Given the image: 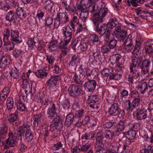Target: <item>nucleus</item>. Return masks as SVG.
Listing matches in <instances>:
<instances>
[{"label": "nucleus", "instance_id": "nucleus-7", "mask_svg": "<svg viewBox=\"0 0 153 153\" xmlns=\"http://www.w3.org/2000/svg\"><path fill=\"white\" fill-rule=\"evenodd\" d=\"M102 22H97V23H95L93 22L95 26L96 27L97 31L101 36H102L104 34H105L108 30V26L106 24H104L102 26L99 27L100 24Z\"/></svg>", "mask_w": 153, "mask_h": 153}, {"label": "nucleus", "instance_id": "nucleus-10", "mask_svg": "<svg viewBox=\"0 0 153 153\" xmlns=\"http://www.w3.org/2000/svg\"><path fill=\"white\" fill-rule=\"evenodd\" d=\"M18 111H16L14 113L9 114L7 120L10 124L13 126L17 125V123L18 121Z\"/></svg>", "mask_w": 153, "mask_h": 153}, {"label": "nucleus", "instance_id": "nucleus-14", "mask_svg": "<svg viewBox=\"0 0 153 153\" xmlns=\"http://www.w3.org/2000/svg\"><path fill=\"white\" fill-rule=\"evenodd\" d=\"M58 119L53 124H52L50 126V128L51 131H53L54 129H56L58 131H61L62 128L63 124L61 120Z\"/></svg>", "mask_w": 153, "mask_h": 153}, {"label": "nucleus", "instance_id": "nucleus-53", "mask_svg": "<svg viewBox=\"0 0 153 153\" xmlns=\"http://www.w3.org/2000/svg\"><path fill=\"white\" fill-rule=\"evenodd\" d=\"M113 70L110 69H106L103 70L102 71V74L105 76H107L112 73Z\"/></svg>", "mask_w": 153, "mask_h": 153}, {"label": "nucleus", "instance_id": "nucleus-27", "mask_svg": "<svg viewBox=\"0 0 153 153\" xmlns=\"http://www.w3.org/2000/svg\"><path fill=\"white\" fill-rule=\"evenodd\" d=\"M87 65L86 64H83L81 65L80 68L83 71L84 74L87 77H88L91 75L92 73V71L89 68H87Z\"/></svg>", "mask_w": 153, "mask_h": 153}, {"label": "nucleus", "instance_id": "nucleus-24", "mask_svg": "<svg viewBox=\"0 0 153 153\" xmlns=\"http://www.w3.org/2000/svg\"><path fill=\"white\" fill-rule=\"evenodd\" d=\"M9 72L11 78L13 79H19L20 75V73L19 70L15 67L12 68Z\"/></svg>", "mask_w": 153, "mask_h": 153}, {"label": "nucleus", "instance_id": "nucleus-51", "mask_svg": "<svg viewBox=\"0 0 153 153\" xmlns=\"http://www.w3.org/2000/svg\"><path fill=\"white\" fill-rule=\"evenodd\" d=\"M86 27V25L84 24L83 25L81 24H79L77 25V29L76 30V34L80 33L82 32L83 30Z\"/></svg>", "mask_w": 153, "mask_h": 153}, {"label": "nucleus", "instance_id": "nucleus-13", "mask_svg": "<svg viewBox=\"0 0 153 153\" xmlns=\"http://www.w3.org/2000/svg\"><path fill=\"white\" fill-rule=\"evenodd\" d=\"M131 73L128 76V80L132 84L137 83V79L139 75V73L138 71H132L130 70Z\"/></svg>", "mask_w": 153, "mask_h": 153}, {"label": "nucleus", "instance_id": "nucleus-16", "mask_svg": "<svg viewBox=\"0 0 153 153\" xmlns=\"http://www.w3.org/2000/svg\"><path fill=\"white\" fill-rule=\"evenodd\" d=\"M57 105H55L54 104H52L49 108L47 111L48 117L51 119L53 118L55 115H56V110L57 108Z\"/></svg>", "mask_w": 153, "mask_h": 153}, {"label": "nucleus", "instance_id": "nucleus-18", "mask_svg": "<svg viewBox=\"0 0 153 153\" xmlns=\"http://www.w3.org/2000/svg\"><path fill=\"white\" fill-rule=\"evenodd\" d=\"M141 61L140 59H138L136 57H134L132 58V64L130 68V70L132 71H138L137 65L139 66L141 63Z\"/></svg>", "mask_w": 153, "mask_h": 153}, {"label": "nucleus", "instance_id": "nucleus-28", "mask_svg": "<svg viewBox=\"0 0 153 153\" xmlns=\"http://www.w3.org/2000/svg\"><path fill=\"white\" fill-rule=\"evenodd\" d=\"M71 76H73V79L75 83L77 84H82L83 79L81 78L80 76H78L76 72H74L72 73Z\"/></svg>", "mask_w": 153, "mask_h": 153}, {"label": "nucleus", "instance_id": "nucleus-6", "mask_svg": "<svg viewBox=\"0 0 153 153\" xmlns=\"http://www.w3.org/2000/svg\"><path fill=\"white\" fill-rule=\"evenodd\" d=\"M62 33L65 36V39L68 41H70L72 36L73 30L69 25H67L63 27Z\"/></svg>", "mask_w": 153, "mask_h": 153}, {"label": "nucleus", "instance_id": "nucleus-4", "mask_svg": "<svg viewBox=\"0 0 153 153\" xmlns=\"http://www.w3.org/2000/svg\"><path fill=\"white\" fill-rule=\"evenodd\" d=\"M97 84L96 81L93 79H88L84 85L85 90L87 91L93 92L95 89Z\"/></svg>", "mask_w": 153, "mask_h": 153}, {"label": "nucleus", "instance_id": "nucleus-20", "mask_svg": "<svg viewBox=\"0 0 153 153\" xmlns=\"http://www.w3.org/2000/svg\"><path fill=\"white\" fill-rule=\"evenodd\" d=\"M10 56L7 54H5L2 58L1 59H0V68H4L10 63Z\"/></svg>", "mask_w": 153, "mask_h": 153}, {"label": "nucleus", "instance_id": "nucleus-56", "mask_svg": "<svg viewBox=\"0 0 153 153\" xmlns=\"http://www.w3.org/2000/svg\"><path fill=\"white\" fill-rule=\"evenodd\" d=\"M60 49L61 51L60 58H61L62 57L67 54L68 52L69 49L67 48Z\"/></svg>", "mask_w": 153, "mask_h": 153}, {"label": "nucleus", "instance_id": "nucleus-30", "mask_svg": "<svg viewBox=\"0 0 153 153\" xmlns=\"http://www.w3.org/2000/svg\"><path fill=\"white\" fill-rule=\"evenodd\" d=\"M34 73L37 77L41 78H44L48 75V73L45 69L39 70Z\"/></svg>", "mask_w": 153, "mask_h": 153}, {"label": "nucleus", "instance_id": "nucleus-57", "mask_svg": "<svg viewBox=\"0 0 153 153\" xmlns=\"http://www.w3.org/2000/svg\"><path fill=\"white\" fill-rule=\"evenodd\" d=\"M94 137L93 135L91 133H85L82 137V139L89 140Z\"/></svg>", "mask_w": 153, "mask_h": 153}, {"label": "nucleus", "instance_id": "nucleus-54", "mask_svg": "<svg viewBox=\"0 0 153 153\" xmlns=\"http://www.w3.org/2000/svg\"><path fill=\"white\" fill-rule=\"evenodd\" d=\"M70 41H68V40L67 41L66 39H65L64 40L61 41L59 46V48H67V45Z\"/></svg>", "mask_w": 153, "mask_h": 153}, {"label": "nucleus", "instance_id": "nucleus-29", "mask_svg": "<svg viewBox=\"0 0 153 153\" xmlns=\"http://www.w3.org/2000/svg\"><path fill=\"white\" fill-rule=\"evenodd\" d=\"M150 65V62L148 60L146 59L143 62L140 68L142 71L145 74H146L148 72Z\"/></svg>", "mask_w": 153, "mask_h": 153}, {"label": "nucleus", "instance_id": "nucleus-3", "mask_svg": "<svg viewBox=\"0 0 153 153\" xmlns=\"http://www.w3.org/2000/svg\"><path fill=\"white\" fill-rule=\"evenodd\" d=\"M108 27V28L106 33H105V41L106 42H108L109 39L111 32L113 31V32L112 35L114 36L115 34V31L114 30H112V29L115 27V19H110L108 23L107 24Z\"/></svg>", "mask_w": 153, "mask_h": 153}, {"label": "nucleus", "instance_id": "nucleus-52", "mask_svg": "<svg viewBox=\"0 0 153 153\" xmlns=\"http://www.w3.org/2000/svg\"><path fill=\"white\" fill-rule=\"evenodd\" d=\"M63 108L65 109L68 110L70 107L69 100L68 99L65 98L62 102Z\"/></svg>", "mask_w": 153, "mask_h": 153}, {"label": "nucleus", "instance_id": "nucleus-11", "mask_svg": "<svg viewBox=\"0 0 153 153\" xmlns=\"http://www.w3.org/2000/svg\"><path fill=\"white\" fill-rule=\"evenodd\" d=\"M33 119V126L34 127H37L39 124V127H42V125H40L41 123L44 121V118L43 116L41 114L34 115Z\"/></svg>", "mask_w": 153, "mask_h": 153}, {"label": "nucleus", "instance_id": "nucleus-17", "mask_svg": "<svg viewBox=\"0 0 153 153\" xmlns=\"http://www.w3.org/2000/svg\"><path fill=\"white\" fill-rule=\"evenodd\" d=\"M59 79V76H51L46 83L50 87H54L56 86L57 82Z\"/></svg>", "mask_w": 153, "mask_h": 153}, {"label": "nucleus", "instance_id": "nucleus-8", "mask_svg": "<svg viewBox=\"0 0 153 153\" xmlns=\"http://www.w3.org/2000/svg\"><path fill=\"white\" fill-rule=\"evenodd\" d=\"M115 31L117 32L115 35L117 38L123 40L126 38L127 32L125 31L121 30L120 25L119 24L116 26L115 25Z\"/></svg>", "mask_w": 153, "mask_h": 153}, {"label": "nucleus", "instance_id": "nucleus-5", "mask_svg": "<svg viewBox=\"0 0 153 153\" xmlns=\"http://www.w3.org/2000/svg\"><path fill=\"white\" fill-rule=\"evenodd\" d=\"M11 40L13 44H18L22 41L21 37L19 36V32L17 30H11Z\"/></svg>", "mask_w": 153, "mask_h": 153}, {"label": "nucleus", "instance_id": "nucleus-44", "mask_svg": "<svg viewBox=\"0 0 153 153\" xmlns=\"http://www.w3.org/2000/svg\"><path fill=\"white\" fill-rule=\"evenodd\" d=\"M145 49L146 54L150 53L153 52V48L150 43H147L145 45Z\"/></svg>", "mask_w": 153, "mask_h": 153}, {"label": "nucleus", "instance_id": "nucleus-37", "mask_svg": "<svg viewBox=\"0 0 153 153\" xmlns=\"http://www.w3.org/2000/svg\"><path fill=\"white\" fill-rule=\"evenodd\" d=\"M115 115H117L119 117H122L124 115V111L121 110L118 107V104L115 103Z\"/></svg>", "mask_w": 153, "mask_h": 153}, {"label": "nucleus", "instance_id": "nucleus-61", "mask_svg": "<svg viewBox=\"0 0 153 153\" xmlns=\"http://www.w3.org/2000/svg\"><path fill=\"white\" fill-rule=\"evenodd\" d=\"M21 52L22 51L20 50L15 49L13 51V54L14 56L16 58H17L19 57Z\"/></svg>", "mask_w": 153, "mask_h": 153}, {"label": "nucleus", "instance_id": "nucleus-12", "mask_svg": "<svg viewBox=\"0 0 153 153\" xmlns=\"http://www.w3.org/2000/svg\"><path fill=\"white\" fill-rule=\"evenodd\" d=\"M131 95L134 99L131 104L133 106V108L138 107L140 105V100L138 97V94L136 91H133L131 92Z\"/></svg>", "mask_w": 153, "mask_h": 153}, {"label": "nucleus", "instance_id": "nucleus-39", "mask_svg": "<svg viewBox=\"0 0 153 153\" xmlns=\"http://www.w3.org/2000/svg\"><path fill=\"white\" fill-rule=\"evenodd\" d=\"M124 120H121L115 127V132H120L124 129Z\"/></svg>", "mask_w": 153, "mask_h": 153}, {"label": "nucleus", "instance_id": "nucleus-64", "mask_svg": "<svg viewBox=\"0 0 153 153\" xmlns=\"http://www.w3.org/2000/svg\"><path fill=\"white\" fill-rule=\"evenodd\" d=\"M60 25H62L59 19L57 16L55 18L54 23V27L55 28H57L59 27Z\"/></svg>", "mask_w": 153, "mask_h": 153}, {"label": "nucleus", "instance_id": "nucleus-32", "mask_svg": "<svg viewBox=\"0 0 153 153\" xmlns=\"http://www.w3.org/2000/svg\"><path fill=\"white\" fill-rule=\"evenodd\" d=\"M84 10V11H82L79 14V18L82 22L85 23L88 17L89 11L87 9Z\"/></svg>", "mask_w": 153, "mask_h": 153}, {"label": "nucleus", "instance_id": "nucleus-62", "mask_svg": "<svg viewBox=\"0 0 153 153\" xmlns=\"http://www.w3.org/2000/svg\"><path fill=\"white\" fill-rule=\"evenodd\" d=\"M143 139L149 143H153V135H152L150 138H149L148 135H145L143 137Z\"/></svg>", "mask_w": 153, "mask_h": 153}, {"label": "nucleus", "instance_id": "nucleus-63", "mask_svg": "<svg viewBox=\"0 0 153 153\" xmlns=\"http://www.w3.org/2000/svg\"><path fill=\"white\" fill-rule=\"evenodd\" d=\"M109 49L108 45H104L102 46L101 50L102 53H105L109 50Z\"/></svg>", "mask_w": 153, "mask_h": 153}, {"label": "nucleus", "instance_id": "nucleus-55", "mask_svg": "<svg viewBox=\"0 0 153 153\" xmlns=\"http://www.w3.org/2000/svg\"><path fill=\"white\" fill-rule=\"evenodd\" d=\"M88 46H89L90 45L86 43H83L82 44H80L78 48L80 49L82 51H86L87 50Z\"/></svg>", "mask_w": 153, "mask_h": 153}, {"label": "nucleus", "instance_id": "nucleus-26", "mask_svg": "<svg viewBox=\"0 0 153 153\" xmlns=\"http://www.w3.org/2000/svg\"><path fill=\"white\" fill-rule=\"evenodd\" d=\"M136 134V131L133 130H130L125 133V137H123V139L126 140V138L128 139L133 140L135 137Z\"/></svg>", "mask_w": 153, "mask_h": 153}, {"label": "nucleus", "instance_id": "nucleus-40", "mask_svg": "<svg viewBox=\"0 0 153 153\" xmlns=\"http://www.w3.org/2000/svg\"><path fill=\"white\" fill-rule=\"evenodd\" d=\"M33 136L30 129H27L26 132L25 139L28 142L31 141L33 139Z\"/></svg>", "mask_w": 153, "mask_h": 153}, {"label": "nucleus", "instance_id": "nucleus-47", "mask_svg": "<svg viewBox=\"0 0 153 153\" xmlns=\"http://www.w3.org/2000/svg\"><path fill=\"white\" fill-rule=\"evenodd\" d=\"M53 4L50 0L45 1L44 3V6L45 8L49 11H51L53 7Z\"/></svg>", "mask_w": 153, "mask_h": 153}, {"label": "nucleus", "instance_id": "nucleus-58", "mask_svg": "<svg viewBox=\"0 0 153 153\" xmlns=\"http://www.w3.org/2000/svg\"><path fill=\"white\" fill-rule=\"evenodd\" d=\"M77 56L75 55H73L72 58L69 64L72 66L75 65L76 63L77 60Z\"/></svg>", "mask_w": 153, "mask_h": 153}, {"label": "nucleus", "instance_id": "nucleus-36", "mask_svg": "<svg viewBox=\"0 0 153 153\" xmlns=\"http://www.w3.org/2000/svg\"><path fill=\"white\" fill-rule=\"evenodd\" d=\"M10 8V6L7 4V1H0V10L7 11Z\"/></svg>", "mask_w": 153, "mask_h": 153}, {"label": "nucleus", "instance_id": "nucleus-59", "mask_svg": "<svg viewBox=\"0 0 153 153\" xmlns=\"http://www.w3.org/2000/svg\"><path fill=\"white\" fill-rule=\"evenodd\" d=\"M7 4L8 6L10 5L12 7H15L17 4V2L15 0H7Z\"/></svg>", "mask_w": 153, "mask_h": 153}, {"label": "nucleus", "instance_id": "nucleus-23", "mask_svg": "<svg viewBox=\"0 0 153 153\" xmlns=\"http://www.w3.org/2000/svg\"><path fill=\"white\" fill-rule=\"evenodd\" d=\"M92 56L94 57L93 59L92 58L90 57L89 60L91 62L94 61V60L95 62H97L98 61H100V58L101 57L100 52L99 50L97 49L94 50L92 53Z\"/></svg>", "mask_w": 153, "mask_h": 153}, {"label": "nucleus", "instance_id": "nucleus-38", "mask_svg": "<svg viewBox=\"0 0 153 153\" xmlns=\"http://www.w3.org/2000/svg\"><path fill=\"white\" fill-rule=\"evenodd\" d=\"M17 109L22 111H24L26 109V107L22 102L20 100H18L17 104Z\"/></svg>", "mask_w": 153, "mask_h": 153}, {"label": "nucleus", "instance_id": "nucleus-9", "mask_svg": "<svg viewBox=\"0 0 153 153\" xmlns=\"http://www.w3.org/2000/svg\"><path fill=\"white\" fill-rule=\"evenodd\" d=\"M26 9L23 7H18L16 11V14L17 18L20 20H23L27 16Z\"/></svg>", "mask_w": 153, "mask_h": 153}, {"label": "nucleus", "instance_id": "nucleus-1", "mask_svg": "<svg viewBox=\"0 0 153 153\" xmlns=\"http://www.w3.org/2000/svg\"><path fill=\"white\" fill-rule=\"evenodd\" d=\"M88 11L93 13V22L97 23V22H103V19L108 13L107 8H103L101 9L97 5H89Z\"/></svg>", "mask_w": 153, "mask_h": 153}, {"label": "nucleus", "instance_id": "nucleus-50", "mask_svg": "<svg viewBox=\"0 0 153 153\" xmlns=\"http://www.w3.org/2000/svg\"><path fill=\"white\" fill-rule=\"evenodd\" d=\"M23 85L25 89H27L29 90H31L32 88L31 83L30 81H27V80L23 81Z\"/></svg>", "mask_w": 153, "mask_h": 153}, {"label": "nucleus", "instance_id": "nucleus-19", "mask_svg": "<svg viewBox=\"0 0 153 153\" xmlns=\"http://www.w3.org/2000/svg\"><path fill=\"white\" fill-rule=\"evenodd\" d=\"M147 112V110L145 109H139L136 111L135 114L137 118L142 120L146 118Z\"/></svg>", "mask_w": 153, "mask_h": 153}, {"label": "nucleus", "instance_id": "nucleus-34", "mask_svg": "<svg viewBox=\"0 0 153 153\" xmlns=\"http://www.w3.org/2000/svg\"><path fill=\"white\" fill-rule=\"evenodd\" d=\"M81 44V39L80 38H77L72 42L71 44V47L74 50H75L76 48H79L80 45Z\"/></svg>", "mask_w": 153, "mask_h": 153}, {"label": "nucleus", "instance_id": "nucleus-25", "mask_svg": "<svg viewBox=\"0 0 153 153\" xmlns=\"http://www.w3.org/2000/svg\"><path fill=\"white\" fill-rule=\"evenodd\" d=\"M75 119L74 114L70 113L66 116L65 124L67 126H69L71 125L74 120V121H75Z\"/></svg>", "mask_w": 153, "mask_h": 153}, {"label": "nucleus", "instance_id": "nucleus-48", "mask_svg": "<svg viewBox=\"0 0 153 153\" xmlns=\"http://www.w3.org/2000/svg\"><path fill=\"white\" fill-rule=\"evenodd\" d=\"M57 43L56 42H49L48 48L50 51H54L56 50L57 48Z\"/></svg>", "mask_w": 153, "mask_h": 153}, {"label": "nucleus", "instance_id": "nucleus-60", "mask_svg": "<svg viewBox=\"0 0 153 153\" xmlns=\"http://www.w3.org/2000/svg\"><path fill=\"white\" fill-rule=\"evenodd\" d=\"M90 103H96L98 100L99 99L96 95H93L90 98Z\"/></svg>", "mask_w": 153, "mask_h": 153}, {"label": "nucleus", "instance_id": "nucleus-46", "mask_svg": "<svg viewBox=\"0 0 153 153\" xmlns=\"http://www.w3.org/2000/svg\"><path fill=\"white\" fill-rule=\"evenodd\" d=\"M89 40L93 43L97 42L99 40V38L98 36L95 34H91L88 35Z\"/></svg>", "mask_w": 153, "mask_h": 153}, {"label": "nucleus", "instance_id": "nucleus-21", "mask_svg": "<svg viewBox=\"0 0 153 153\" xmlns=\"http://www.w3.org/2000/svg\"><path fill=\"white\" fill-rule=\"evenodd\" d=\"M57 16L59 19L62 25L66 23L69 21V18L66 14V11L65 13H60L59 14H57Z\"/></svg>", "mask_w": 153, "mask_h": 153}, {"label": "nucleus", "instance_id": "nucleus-22", "mask_svg": "<svg viewBox=\"0 0 153 153\" xmlns=\"http://www.w3.org/2000/svg\"><path fill=\"white\" fill-rule=\"evenodd\" d=\"M7 109L6 111L9 114L11 112L13 108V100L11 97L7 98L6 100Z\"/></svg>", "mask_w": 153, "mask_h": 153}, {"label": "nucleus", "instance_id": "nucleus-43", "mask_svg": "<svg viewBox=\"0 0 153 153\" xmlns=\"http://www.w3.org/2000/svg\"><path fill=\"white\" fill-rule=\"evenodd\" d=\"M70 24L72 28L75 30V24H76L77 25L79 24L77 17L75 16H74L72 20L70 22Z\"/></svg>", "mask_w": 153, "mask_h": 153}, {"label": "nucleus", "instance_id": "nucleus-31", "mask_svg": "<svg viewBox=\"0 0 153 153\" xmlns=\"http://www.w3.org/2000/svg\"><path fill=\"white\" fill-rule=\"evenodd\" d=\"M149 86L147 82H144L139 85L137 88L138 90L142 93H145L148 90Z\"/></svg>", "mask_w": 153, "mask_h": 153}, {"label": "nucleus", "instance_id": "nucleus-42", "mask_svg": "<svg viewBox=\"0 0 153 153\" xmlns=\"http://www.w3.org/2000/svg\"><path fill=\"white\" fill-rule=\"evenodd\" d=\"M3 41L4 42H7L10 35V31L8 28L5 29L3 32Z\"/></svg>", "mask_w": 153, "mask_h": 153}, {"label": "nucleus", "instance_id": "nucleus-15", "mask_svg": "<svg viewBox=\"0 0 153 153\" xmlns=\"http://www.w3.org/2000/svg\"><path fill=\"white\" fill-rule=\"evenodd\" d=\"M22 138H17L16 137H15L13 135V133L12 132H10L9 134V137L6 140V143H21L22 142Z\"/></svg>", "mask_w": 153, "mask_h": 153}, {"label": "nucleus", "instance_id": "nucleus-2", "mask_svg": "<svg viewBox=\"0 0 153 153\" xmlns=\"http://www.w3.org/2000/svg\"><path fill=\"white\" fill-rule=\"evenodd\" d=\"M68 91L71 96L76 98L80 95L82 91L81 87L78 85H72L70 86Z\"/></svg>", "mask_w": 153, "mask_h": 153}, {"label": "nucleus", "instance_id": "nucleus-49", "mask_svg": "<svg viewBox=\"0 0 153 153\" xmlns=\"http://www.w3.org/2000/svg\"><path fill=\"white\" fill-rule=\"evenodd\" d=\"M25 131V130L23 128L22 126H19L17 129L16 133V137L17 138H21L22 134H24Z\"/></svg>", "mask_w": 153, "mask_h": 153}, {"label": "nucleus", "instance_id": "nucleus-35", "mask_svg": "<svg viewBox=\"0 0 153 153\" xmlns=\"http://www.w3.org/2000/svg\"><path fill=\"white\" fill-rule=\"evenodd\" d=\"M14 12L13 10L9 12L5 17L6 20L9 22H12L14 20Z\"/></svg>", "mask_w": 153, "mask_h": 153}, {"label": "nucleus", "instance_id": "nucleus-33", "mask_svg": "<svg viewBox=\"0 0 153 153\" xmlns=\"http://www.w3.org/2000/svg\"><path fill=\"white\" fill-rule=\"evenodd\" d=\"M8 130L7 126L4 123L1 124L0 125V137L1 135H5Z\"/></svg>", "mask_w": 153, "mask_h": 153}, {"label": "nucleus", "instance_id": "nucleus-41", "mask_svg": "<svg viewBox=\"0 0 153 153\" xmlns=\"http://www.w3.org/2000/svg\"><path fill=\"white\" fill-rule=\"evenodd\" d=\"M124 108L126 111H131L133 109L131 101L129 100H127L125 102L124 104Z\"/></svg>", "mask_w": 153, "mask_h": 153}, {"label": "nucleus", "instance_id": "nucleus-45", "mask_svg": "<svg viewBox=\"0 0 153 153\" xmlns=\"http://www.w3.org/2000/svg\"><path fill=\"white\" fill-rule=\"evenodd\" d=\"M84 110L83 109H80L76 111L75 114V119H80L84 115Z\"/></svg>", "mask_w": 153, "mask_h": 153}]
</instances>
